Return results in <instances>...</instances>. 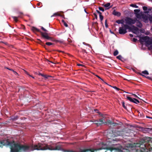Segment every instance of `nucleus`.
<instances>
[{
    "label": "nucleus",
    "mask_w": 152,
    "mask_h": 152,
    "mask_svg": "<svg viewBox=\"0 0 152 152\" xmlns=\"http://www.w3.org/2000/svg\"><path fill=\"white\" fill-rule=\"evenodd\" d=\"M4 145L10 146L11 152H30L35 150H45L50 149V145H48L38 143L37 144L22 145L10 142L8 139L0 141V148Z\"/></svg>",
    "instance_id": "1"
},
{
    "label": "nucleus",
    "mask_w": 152,
    "mask_h": 152,
    "mask_svg": "<svg viewBox=\"0 0 152 152\" xmlns=\"http://www.w3.org/2000/svg\"><path fill=\"white\" fill-rule=\"evenodd\" d=\"M129 146L135 148L137 152H148L152 151V140L150 137H145L141 139L139 143L130 144Z\"/></svg>",
    "instance_id": "2"
},
{
    "label": "nucleus",
    "mask_w": 152,
    "mask_h": 152,
    "mask_svg": "<svg viewBox=\"0 0 152 152\" xmlns=\"http://www.w3.org/2000/svg\"><path fill=\"white\" fill-rule=\"evenodd\" d=\"M41 29L45 32H42L40 30L34 27H32V30L34 32H38L40 33L42 38L45 39L54 41L53 39L49 36L48 34L47 33L48 31V30L42 26L41 27Z\"/></svg>",
    "instance_id": "3"
},
{
    "label": "nucleus",
    "mask_w": 152,
    "mask_h": 152,
    "mask_svg": "<svg viewBox=\"0 0 152 152\" xmlns=\"http://www.w3.org/2000/svg\"><path fill=\"white\" fill-rule=\"evenodd\" d=\"M140 38L139 41L141 44L144 42L146 45H150L152 44V39L150 38L149 37L146 36L145 37L138 36Z\"/></svg>",
    "instance_id": "4"
},
{
    "label": "nucleus",
    "mask_w": 152,
    "mask_h": 152,
    "mask_svg": "<svg viewBox=\"0 0 152 152\" xmlns=\"http://www.w3.org/2000/svg\"><path fill=\"white\" fill-rule=\"evenodd\" d=\"M137 20V19L135 18L134 19L131 18L129 17H126L125 19L126 24L129 26H132L133 25L135 24Z\"/></svg>",
    "instance_id": "5"
},
{
    "label": "nucleus",
    "mask_w": 152,
    "mask_h": 152,
    "mask_svg": "<svg viewBox=\"0 0 152 152\" xmlns=\"http://www.w3.org/2000/svg\"><path fill=\"white\" fill-rule=\"evenodd\" d=\"M124 27H120L119 28V32L120 34H124L126 33L127 31V29L130 28V26L127 25H124Z\"/></svg>",
    "instance_id": "6"
},
{
    "label": "nucleus",
    "mask_w": 152,
    "mask_h": 152,
    "mask_svg": "<svg viewBox=\"0 0 152 152\" xmlns=\"http://www.w3.org/2000/svg\"><path fill=\"white\" fill-rule=\"evenodd\" d=\"M113 135L114 137L121 136L124 137L125 132L122 131H112Z\"/></svg>",
    "instance_id": "7"
},
{
    "label": "nucleus",
    "mask_w": 152,
    "mask_h": 152,
    "mask_svg": "<svg viewBox=\"0 0 152 152\" xmlns=\"http://www.w3.org/2000/svg\"><path fill=\"white\" fill-rule=\"evenodd\" d=\"M129 29L133 33L136 34H137V32L139 30V28L134 25H132V27L130 26V28H129Z\"/></svg>",
    "instance_id": "8"
},
{
    "label": "nucleus",
    "mask_w": 152,
    "mask_h": 152,
    "mask_svg": "<svg viewBox=\"0 0 152 152\" xmlns=\"http://www.w3.org/2000/svg\"><path fill=\"white\" fill-rule=\"evenodd\" d=\"M127 99L129 100L130 102L138 104V103H140L139 101L136 99L132 98L129 96L127 97Z\"/></svg>",
    "instance_id": "9"
},
{
    "label": "nucleus",
    "mask_w": 152,
    "mask_h": 152,
    "mask_svg": "<svg viewBox=\"0 0 152 152\" xmlns=\"http://www.w3.org/2000/svg\"><path fill=\"white\" fill-rule=\"evenodd\" d=\"M113 14L115 16H116L118 17H119L121 15L120 12H118L116 11L115 10H114L113 12Z\"/></svg>",
    "instance_id": "10"
},
{
    "label": "nucleus",
    "mask_w": 152,
    "mask_h": 152,
    "mask_svg": "<svg viewBox=\"0 0 152 152\" xmlns=\"http://www.w3.org/2000/svg\"><path fill=\"white\" fill-rule=\"evenodd\" d=\"M116 22L118 24H121L123 25V26H124V19H122L121 20H118L116 21Z\"/></svg>",
    "instance_id": "11"
},
{
    "label": "nucleus",
    "mask_w": 152,
    "mask_h": 152,
    "mask_svg": "<svg viewBox=\"0 0 152 152\" xmlns=\"http://www.w3.org/2000/svg\"><path fill=\"white\" fill-rule=\"evenodd\" d=\"M108 123L109 124H110L113 126H117L118 125V123H115L114 122L111 121H108Z\"/></svg>",
    "instance_id": "12"
},
{
    "label": "nucleus",
    "mask_w": 152,
    "mask_h": 152,
    "mask_svg": "<svg viewBox=\"0 0 152 152\" xmlns=\"http://www.w3.org/2000/svg\"><path fill=\"white\" fill-rule=\"evenodd\" d=\"M110 3H106V4H105L104 5H103V6L104 7L106 8L105 9V10H107L109 9L111 7H109V6H110Z\"/></svg>",
    "instance_id": "13"
},
{
    "label": "nucleus",
    "mask_w": 152,
    "mask_h": 152,
    "mask_svg": "<svg viewBox=\"0 0 152 152\" xmlns=\"http://www.w3.org/2000/svg\"><path fill=\"white\" fill-rule=\"evenodd\" d=\"M136 22H137L136 26H137L139 28H141L142 27V24L139 20L137 19V20Z\"/></svg>",
    "instance_id": "14"
},
{
    "label": "nucleus",
    "mask_w": 152,
    "mask_h": 152,
    "mask_svg": "<svg viewBox=\"0 0 152 152\" xmlns=\"http://www.w3.org/2000/svg\"><path fill=\"white\" fill-rule=\"evenodd\" d=\"M142 18L144 20L145 22V23L147 22L148 20V17L146 15H143Z\"/></svg>",
    "instance_id": "15"
},
{
    "label": "nucleus",
    "mask_w": 152,
    "mask_h": 152,
    "mask_svg": "<svg viewBox=\"0 0 152 152\" xmlns=\"http://www.w3.org/2000/svg\"><path fill=\"white\" fill-rule=\"evenodd\" d=\"M143 15L142 14L138 13L136 15V16L137 18L140 19L142 18Z\"/></svg>",
    "instance_id": "16"
},
{
    "label": "nucleus",
    "mask_w": 152,
    "mask_h": 152,
    "mask_svg": "<svg viewBox=\"0 0 152 152\" xmlns=\"http://www.w3.org/2000/svg\"><path fill=\"white\" fill-rule=\"evenodd\" d=\"M98 126L104 124V122L102 119H99L98 120Z\"/></svg>",
    "instance_id": "17"
},
{
    "label": "nucleus",
    "mask_w": 152,
    "mask_h": 152,
    "mask_svg": "<svg viewBox=\"0 0 152 152\" xmlns=\"http://www.w3.org/2000/svg\"><path fill=\"white\" fill-rule=\"evenodd\" d=\"M52 39H53L54 40V41L53 40H51L52 41H54L56 42H59L60 43H62L63 42V41L62 40H56L54 39L53 38L51 37Z\"/></svg>",
    "instance_id": "18"
},
{
    "label": "nucleus",
    "mask_w": 152,
    "mask_h": 152,
    "mask_svg": "<svg viewBox=\"0 0 152 152\" xmlns=\"http://www.w3.org/2000/svg\"><path fill=\"white\" fill-rule=\"evenodd\" d=\"M152 11V9L150 8V7L148 8V10L147 11H145V13H150V12Z\"/></svg>",
    "instance_id": "19"
},
{
    "label": "nucleus",
    "mask_w": 152,
    "mask_h": 152,
    "mask_svg": "<svg viewBox=\"0 0 152 152\" xmlns=\"http://www.w3.org/2000/svg\"><path fill=\"white\" fill-rule=\"evenodd\" d=\"M122 103V106H123V107L126 110H127V107H126V106L125 105V103L123 101H122V102H121Z\"/></svg>",
    "instance_id": "20"
},
{
    "label": "nucleus",
    "mask_w": 152,
    "mask_h": 152,
    "mask_svg": "<svg viewBox=\"0 0 152 152\" xmlns=\"http://www.w3.org/2000/svg\"><path fill=\"white\" fill-rule=\"evenodd\" d=\"M140 10L139 9H135L134 10V14L136 15L137 14L139 13L140 12Z\"/></svg>",
    "instance_id": "21"
},
{
    "label": "nucleus",
    "mask_w": 152,
    "mask_h": 152,
    "mask_svg": "<svg viewBox=\"0 0 152 152\" xmlns=\"http://www.w3.org/2000/svg\"><path fill=\"white\" fill-rule=\"evenodd\" d=\"M96 77H97L98 78H99V79H100L102 80V81H103V82H104L107 85H108V86H110L112 87V86H110V85H109V84H108L107 83H106L105 82H104V80H103L102 79H101V77H99V76H98V75H96Z\"/></svg>",
    "instance_id": "22"
},
{
    "label": "nucleus",
    "mask_w": 152,
    "mask_h": 152,
    "mask_svg": "<svg viewBox=\"0 0 152 152\" xmlns=\"http://www.w3.org/2000/svg\"><path fill=\"white\" fill-rule=\"evenodd\" d=\"M118 53V51L116 50L113 53V55L114 56H117Z\"/></svg>",
    "instance_id": "23"
},
{
    "label": "nucleus",
    "mask_w": 152,
    "mask_h": 152,
    "mask_svg": "<svg viewBox=\"0 0 152 152\" xmlns=\"http://www.w3.org/2000/svg\"><path fill=\"white\" fill-rule=\"evenodd\" d=\"M130 5L132 7H135L136 8H138V6H137V5H136V4H131Z\"/></svg>",
    "instance_id": "24"
},
{
    "label": "nucleus",
    "mask_w": 152,
    "mask_h": 152,
    "mask_svg": "<svg viewBox=\"0 0 152 152\" xmlns=\"http://www.w3.org/2000/svg\"><path fill=\"white\" fill-rule=\"evenodd\" d=\"M12 17L13 18L15 22H17L18 21V18L17 17L15 16H12Z\"/></svg>",
    "instance_id": "25"
},
{
    "label": "nucleus",
    "mask_w": 152,
    "mask_h": 152,
    "mask_svg": "<svg viewBox=\"0 0 152 152\" xmlns=\"http://www.w3.org/2000/svg\"><path fill=\"white\" fill-rule=\"evenodd\" d=\"M45 44L46 45L48 46H50L53 45V43L50 42H47Z\"/></svg>",
    "instance_id": "26"
},
{
    "label": "nucleus",
    "mask_w": 152,
    "mask_h": 152,
    "mask_svg": "<svg viewBox=\"0 0 152 152\" xmlns=\"http://www.w3.org/2000/svg\"><path fill=\"white\" fill-rule=\"evenodd\" d=\"M142 73L143 74L146 75H148L149 74L148 72L146 70H145L144 71H142Z\"/></svg>",
    "instance_id": "27"
},
{
    "label": "nucleus",
    "mask_w": 152,
    "mask_h": 152,
    "mask_svg": "<svg viewBox=\"0 0 152 152\" xmlns=\"http://www.w3.org/2000/svg\"><path fill=\"white\" fill-rule=\"evenodd\" d=\"M100 19L101 21H102L103 19V16L102 15H99Z\"/></svg>",
    "instance_id": "28"
},
{
    "label": "nucleus",
    "mask_w": 152,
    "mask_h": 152,
    "mask_svg": "<svg viewBox=\"0 0 152 152\" xmlns=\"http://www.w3.org/2000/svg\"><path fill=\"white\" fill-rule=\"evenodd\" d=\"M151 130H152V128H145V130L146 131H150Z\"/></svg>",
    "instance_id": "29"
},
{
    "label": "nucleus",
    "mask_w": 152,
    "mask_h": 152,
    "mask_svg": "<svg viewBox=\"0 0 152 152\" xmlns=\"http://www.w3.org/2000/svg\"><path fill=\"white\" fill-rule=\"evenodd\" d=\"M99 9L102 12H104V9L102 7H99Z\"/></svg>",
    "instance_id": "30"
},
{
    "label": "nucleus",
    "mask_w": 152,
    "mask_h": 152,
    "mask_svg": "<svg viewBox=\"0 0 152 152\" xmlns=\"http://www.w3.org/2000/svg\"><path fill=\"white\" fill-rule=\"evenodd\" d=\"M148 19H149V20L151 23L152 22V16H150L148 18Z\"/></svg>",
    "instance_id": "31"
},
{
    "label": "nucleus",
    "mask_w": 152,
    "mask_h": 152,
    "mask_svg": "<svg viewBox=\"0 0 152 152\" xmlns=\"http://www.w3.org/2000/svg\"><path fill=\"white\" fill-rule=\"evenodd\" d=\"M105 27L107 28L108 27V25L107 24V20H105Z\"/></svg>",
    "instance_id": "32"
},
{
    "label": "nucleus",
    "mask_w": 152,
    "mask_h": 152,
    "mask_svg": "<svg viewBox=\"0 0 152 152\" xmlns=\"http://www.w3.org/2000/svg\"><path fill=\"white\" fill-rule=\"evenodd\" d=\"M143 9L144 11H147L148 10V7L145 6H144L143 7Z\"/></svg>",
    "instance_id": "33"
},
{
    "label": "nucleus",
    "mask_w": 152,
    "mask_h": 152,
    "mask_svg": "<svg viewBox=\"0 0 152 152\" xmlns=\"http://www.w3.org/2000/svg\"><path fill=\"white\" fill-rule=\"evenodd\" d=\"M117 58L120 60H121V58H122L121 56L120 55L118 56L117 57Z\"/></svg>",
    "instance_id": "34"
},
{
    "label": "nucleus",
    "mask_w": 152,
    "mask_h": 152,
    "mask_svg": "<svg viewBox=\"0 0 152 152\" xmlns=\"http://www.w3.org/2000/svg\"><path fill=\"white\" fill-rule=\"evenodd\" d=\"M41 6L40 7H42V3H41V2H39V3H38L37 4V6H40V5H41Z\"/></svg>",
    "instance_id": "35"
},
{
    "label": "nucleus",
    "mask_w": 152,
    "mask_h": 152,
    "mask_svg": "<svg viewBox=\"0 0 152 152\" xmlns=\"http://www.w3.org/2000/svg\"><path fill=\"white\" fill-rule=\"evenodd\" d=\"M56 15H60V14L57 13H55L53 14V15H52L51 17H52L53 16Z\"/></svg>",
    "instance_id": "36"
},
{
    "label": "nucleus",
    "mask_w": 152,
    "mask_h": 152,
    "mask_svg": "<svg viewBox=\"0 0 152 152\" xmlns=\"http://www.w3.org/2000/svg\"><path fill=\"white\" fill-rule=\"evenodd\" d=\"M94 124H96L97 125V126H98V120H95L94 121Z\"/></svg>",
    "instance_id": "37"
},
{
    "label": "nucleus",
    "mask_w": 152,
    "mask_h": 152,
    "mask_svg": "<svg viewBox=\"0 0 152 152\" xmlns=\"http://www.w3.org/2000/svg\"><path fill=\"white\" fill-rule=\"evenodd\" d=\"M93 15L94 16L95 18L97 19V16L96 14V13H93Z\"/></svg>",
    "instance_id": "38"
},
{
    "label": "nucleus",
    "mask_w": 152,
    "mask_h": 152,
    "mask_svg": "<svg viewBox=\"0 0 152 152\" xmlns=\"http://www.w3.org/2000/svg\"><path fill=\"white\" fill-rule=\"evenodd\" d=\"M112 87L113 88H114L116 89V90H117L118 91H119V90H120V89L119 88H118L117 87L115 86H113V87Z\"/></svg>",
    "instance_id": "39"
},
{
    "label": "nucleus",
    "mask_w": 152,
    "mask_h": 152,
    "mask_svg": "<svg viewBox=\"0 0 152 152\" xmlns=\"http://www.w3.org/2000/svg\"><path fill=\"white\" fill-rule=\"evenodd\" d=\"M82 52L83 53H87L86 52V50H85L82 49Z\"/></svg>",
    "instance_id": "40"
},
{
    "label": "nucleus",
    "mask_w": 152,
    "mask_h": 152,
    "mask_svg": "<svg viewBox=\"0 0 152 152\" xmlns=\"http://www.w3.org/2000/svg\"><path fill=\"white\" fill-rule=\"evenodd\" d=\"M137 40V39L135 38H133L132 39L133 41L135 42H136Z\"/></svg>",
    "instance_id": "41"
},
{
    "label": "nucleus",
    "mask_w": 152,
    "mask_h": 152,
    "mask_svg": "<svg viewBox=\"0 0 152 152\" xmlns=\"http://www.w3.org/2000/svg\"><path fill=\"white\" fill-rule=\"evenodd\" d=\"M49 77H51V76L49 75H45V76H44V77L46 78H48Z\"/></svg>",
    "instance_id": "42"
},
{
    "label": "nucleus",
    "mask_w": 152,
    "mask_h": 152,
    "mask_svg": "<svg viewBox=\"0 0 152 152\" xmlns=\"http://www.w3.org/2000/svg\"><path fill=\"white\" fill-rule=\"evenodd\" d=\"M147 79L152 80V78L150 77L147 76V77H145Z\"/></svg>",
    "instance_id": "43"
},
{
    "label": "nucleus",
    "mask_w": 152,
    "mask_h": 152,
    "mask_svg": "<svg viewBox=\"0 0 152 152\" xmlns=\"http://www.w3.org/2000/svg\"><path fill=\"white\" fill-rule=\"evenodd\" d=\"M64 26L66 27H68V25L67 24V23L65 22H64Z\"/></svg>",
    "instance_id": "44"
},
{
    "label": "nucleus",
    "mask_w": 152,
    "mask_h": 152,
    "mask_svg": "<svg viewBox=\"0 0 152 152\" xmlns=\"http://www.w3.org/2000/svg\"><path fill=\"white\" fill-rule=\"evenodd\" d=\"M96 11L99 14V15H100L102 14L101 12H100L98 10H96Z\"/></svg>",
    "instance_id": "45"
},
{
    "label": "nucleus",
    "mask_w": 152,
    "mask_h": 152,
    "mask_svg": "<svg viewBox=\"0 0 152 152\" xmlns=\"http://www.w3.org/2000/svg\"><path fill=\"white\" fill-rule=\"evenodd\" d=\"M5 68L8 69H9L10 70H11V71H13V70L12 69H10V68H8V67H6Z\"/></svg>",
    "instance_id": "46"
},
{
    "label": "nucleus",
    "mask_w": 152,
    "mask_h": 152,
    "mask_svg": "<svg viewBox=\"0 0 152 152\" xmlns=\"http://www.w3.org/2000/svg\"><path fill=\"white\" fill-rule=\"evenodd\" d=\"M77 65L78 66H84V65H82L81 64H77Z\"/></svg>",
    "instance_id": "47"
},
{
    "label": "nucleus",
    "mask_w": 152,
    "mask_h": 152,
    "mask_svg": "<svg viewBox=\"0 0 152 152\" xmlns=\"http://www.w3.org/2000/svg\"><path fill=\"white\" fill-rule=\"evenodd\" d=\"M83 44H84V45H88V46H90V45L88 44H86V43L84 42H83Z\"/></svg>",
    "instance_id": "48"
},
{
    "label": "nucleus",
    "mask_w": 152,
    "mask_h": 152,
    "mask_svg": "<svg viewBox=\"0 0 152 152\" xmlns=\"http://www.w3.org/2000/svg\"><path fill=\"white\" fill-rule=\"evenodd\" d=\"M38 40L39 41L40 43H43L42 41H41L40 39H38Z\"/></svg>",
    "instance_id": "49"
},
{
    "label": "nucleus",
    "mask_w": 152,
    "mask_h": 152,
    "mask_svg": "<svg viewBox=\"0 0 152 152\" xmlns=\"http://www.w3.org/2000/svg\"><path fill=\"white\" fill-rule=\"evenodd\" d=\"M133 95L135 97L138 98V96L134 94H133Z\"/></svg>",
    "instance_id": "50"
},
{
    "label": "nucleus",
    "mask_w": 152,
    "mask_h": 152,
    "mask_svg": "<svg viewBox=\"0 0 152 152\" xmlns=\"http://www.w3.org/2000/svg\"><path fill=\"white\" fill-rule=\"evenodd\" d=\"M129 35L131 37H133V35L131 34H129Z\"/></svg>",
    "instance_id": "51"
},
{
    "label": "nucleus",
    "mask_w": 152,
    "mask_h": 152,
    "mask_svg": "<svg viewBox=\"0 0 152 152\" xmlns=\"http://www.w3.org/2000/svg\"><path fill=\"white\" fill-rule=\"evenodd\" d=\"M39 75H41V76H42V77H44V76H45V75H43V74H39Z\"/></svg>",
    "instance_id": "52"
},
{
    "label": "nucleus",
    "mask_w": 152,
    "mask_h": 152,
    "mask_svg": "<svg viewBox=\"0 0 152 152\" xmlns=\"http://www.w3.org/2000/svg\"><path fill=\"white\" fill-rule=\"evenodd\" d=\"M14 73V74H15V75H17L18 74V73L15 71H14V70H13V71Z\"/></svg>",
    "instance_id": "53"
},
{
    "label": "nucleus",
    "mask_w": 152,
    "mask_h": 152,
    "mask_svg": "<svg viewBox=\"0 0 152 152\" xmlns=\"http://www.w3.org/2000/svg\"><path fill=\"white\" fill-rule=\"evenodd\" d=\"M146 117L147 118H150V119H151V117H150V116H146Z\"/></svg>",
    "instance_id": "54"
},
{
    "label": "nucleus",
    "mask_w": 152,
    "mask_h": 152,
    "mask_svg": "<svg viewBox=\"0 0 152 152\" xmlns=\"http://www.w3.org/2000/svg\"><path fill=\"white\" fill-rule=\"evenodd\" d=\"M17 119V118H15V117L14 118L12 119L13 120H16Z\"/></svg>",
    "instance_id": "55"
},
{
    "label": "nucleus",
    "mask_w": 152,
    "mask_h": 152,
    "mask_svg": "<svg viewBox=\"0 0 152 152\" xmlns=\"http://www.w3.org/2000/svg\"><path fill=\"white\" fill-rule=\"evenodd\" d=\"M62 21L63 23H64V22H65L64 20H62Z\"/></svg>",
    "instance_id": "56"
},
{
    "label": "nucleus",
    "mask_w": 152,
    "mask_h": 152,
    "mask_svg": "<svg viewBox=\"0 0 152 152\" xmlns=\"http://www.w3.org/2000/svg\"><path fill=\"white\" fill-rule=\"evenodd\" d=\"M58 51H59V52H64L63 51H60V50H58Z\"/></svg>",
    "instance_id": "57"
},
{
    "label": "nucleus",
    "mask_w": 152,
    "mask_h": 152,
    "mask_svg": "<svg viewBox=\"0 0 152 152\" xmlns=\"http://www.w3.org/2000/svg\"><path fill=\"white\" fill-rule=\"evenodd\" d=\"M95 23L96 25L98 24V23L97 22H95Z\"/></svg>",
    "instance_id": "58"
},
{
    "label": "nucleus",
    "mask_w": 152,
    "mask_h": 152,
    "mask_svg": "<svg viewBox=\"0 0 152 152\" xmlns=\"http://www.w3.org/2000/svg\"><path fill=\"white\" fill-rule=\"evenodd\" d=\"M47 25L48 26V27L50 26V24H49V23Z\"/></svg>",
    "instance_id": "59"
},
{
    "label": "nucleus",
    "mask_w": 152,
    "mask_h": 152,
    "mask_svg": "<svg viewBox=\"0 0 152 152\" xmlns=\"http://www.w3.org/2000/svg\"><path fill=\"white\" fill-rule=\"evenodd\" d=\"M150 47L151 48V49H152V45H151Z\"/></svg>",
    "instance_id": "60"
},
{
    "label": "nucleus",
    "mask_w": 152,
    "mask_h": 152,
    "mask_svg": "<svg viewBox=\"0 0 152 152\" xmlns=\"http://www.w3.org/2000/svg\"><path fill=\"white\" fill-rule=\"evenodd\" d=\"M23 29H24V28H25V26H23Z\"/></svg>",
    "instance_id": "61"
},
{
    "label": "nucleus",
    "mask_w": 152,
    "mask_h": 152,
    "mask_svg": "<svg viewBox=\"0 0 152 152\" xmlns=\"http://www.w3.org/2000/svg\"><path fill=\"white\" fill-rule=\"evenodd\" d=\"M110 32H111V33H112V34H114L113 32H112L111 31H110Z\"/></svg>",
    "instance_id": "62"
},
{
    "label": "nucleus",
    "mask_w": 152,
    "mask_h": 152,
    "mask_svg": "<svg viewBox=\"0 0 152 152\" xmlns=\"http://www.w3.org/2000/svg\"><path fill=\"white\" fill-rule=\"evenodd\" d=\"M101 116H103V115H102V114H101Z\"/></svg>",
    "instance_id": "63"
},
{
    "label": "nucleus",
    "mask_w": 152,
    "mask_h": 152,
    "mask_svg": "<svg viewBox=\"0 0 152 152\" xmlns=\"http://www.w3.org/2000/svg\"><path fill=\"white\" fill-rule=\"evenodd\" d=\"M20 14H23V13H22V12H20Z\"/></svg>",
    "instance_id": "64"
}]
</instances>
